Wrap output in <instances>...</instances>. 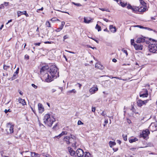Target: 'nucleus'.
Wrapping results in <instances>:
<instances>
[{
  "instance_id": "obj_1",
  "label": "nucleus",
  "mask_w": 157,
  "mask_h": 157,
  "mask_svg": "<svg viewBox=\"0 0 157 157\" xmlns=\"http://www.w3.org/2000/svg\"><path fill=\"white\" fill-rule=\"evenodd\" d=\"M58 69L55 65H52L50 67L49 73L54 79L56 78L59 76Z\"/></svg>"
},
{
  "instance_id": "obj_2",
  "label": "nucleus",
  "mask_w": 157,
  "mask_h": 157,
  "mask_svg": "<svg viewBox=\"0 0 157 157\" xmlns=\"http://www.w3.org/2000/svg\"><path fill=\"white\" fill-rule=\"evenodd\" d=\"M42 79L44 80L45 82H49L53 81L54 78H52V76L51 77L49 76L48 74L46 73L43 76Z\"/></svg>"
},
{
  "instance_id": "obj_3",
  "label": "nucleus",
  "mask_w": 157,
  "mask_h": 157,
  "mask_svg": "<svg viewBox=\"0 0 157 157\" xmlns=\"http://www.w3.org/2000/svg\"><path fill=\"white\" fill-rule=\"evenodd\" d=\"M75 138V137L73 135H71L70 136H66L63 139V140L66 142V144H69L71 142V139L74 140Z\"/></svg>"
},
{
  "instance_id": "obj_4",
  "label": "nucleus",
  "mask_w": 157,
  "mask_h": 157,
  "mask_svg": "<svg viewBox=\"0 0 157 157\" xmlns=\"http://www.w3.org/2000/svg\"><path fill=\"white\" fill-rule=\"evenodd\" d=\"M13 125H12L11 124L9 123L7 124L6 128V131L7 133L12 134L13 132Z\"/></svg>"
},
{
  "instance_id": "obj_5",
  "label": "nucleus",
  "mask_w": 157,
  "mask_h": 157,
  "mask_svg": "<svg viewBox=\"0 0 157 157\" xmlns=\"http://www.w3.org/2000/svg\"><path fill=\"white\" fill-rule=\"evenodd\" d=\"M150 133L149 130L146 129L142 131V133L140 134V136L143 137L144 139H147L148 138V136Z\"/></svg>"
},
{
  "instance_id": "obj_6",
  "label": "nucleus",
  "mask_w": 157,
  "mask_h": 157,
  "mask_svg": "<svg viewBox=\"0 0 157 157\" xmlns=\"http://www.w3.org/2000/svg\"><path fill=\"white\" fill-rule=\"evenodd\" d=\"M148 50L150 52L155 53L157 50V44H150L148 47Z\"/></svg>"
},
{
  "instance_id": "obj_7",
  "label": "nucleus",
  "mask_w": 157,
  "mask_h": 157,
  "mask_svg": "<svg viewBox=\"0 0 157 157\" xmlns=\"http://www.w3.org/2000/svg\"><path fill=\"white\" fill-rule=\"evenodd\" d=\"M146 39L144 37H140L138 38L136 42L138 44L145 42L146 44H148L149 41L146 40Z\"/></svg>"
},
{
  "instance_id": "obj_8",
  "label": "nucleus",
  "mask_w": 157,
  "mask_h": 157,
  "mask_svg": "<svg viewBox=\"0 0 157 157\" xmlns=\"http://www.w3.org/2000/svg\"><path fill=\"white\" fill-rule=\"evenodd\" d=\"M51 117H50V115L48 114H46L44 116V122L48 125H51L50 123H49L48 121V120L51 118Z\"/></svg>"
},
{
  "instance_id": "obj_9",
  "label": "nucleus",
  "mask_w": 157,
  "mask_h": 157,
  "mask_svg": "<svg viewBox=\"0 0 157 157\" xmlns=\"http://www.w3.org/2000/svg\"><path fill=\"white\" fill-rule=\"evenodd\" d=\"M76 154L78 157H82L84 154L83 150L80 149H78L76 151Z\"/></svg>"
},
{
  "instance_id": "obj_10",
  "label": "nucleus",
  "mask_w": 157,
  "mask_h": 157,
  "mask_svg": "<svg viewBox=\"0 0 157 157\" xmlns=\"http://www.w3.org/2000/svg\"><path fill=\"white\" fill-rule=\"evenodd\" d=\"M49 68L48 66H45L42 67L40 70V73L41 75L47 72V70Z\"/></svg>"
},
{
  "instance_id": "obj_11",
  "label": "nucleus",
  "mask_w": 157,
  "mask_h": 157,
  "mask_svg": "<svg viewBox=\"0 0 157 157\" xmlns=\"http://www.w3.org/2000/svg\"><path fill=\"white\" fill-rule=\"evenodd\" d=\"M133 46L136 50H141L143 49V45L140 44H134Z\"/></svg>"
},
{
  "instance_id": "obj_12",
  "label": "nucleus",
  "mask_w": 157,
  "mask_h": 157,
  "mask_svg": "<svg viewBox=\"0 0 157 157\" xmlns=\"http://www.w3.org/2000/svg\"><path fill=\"white\" fill-rule=\"evenodd\" d=\"M17 14L18 17H20L22 14L25 15L26 17H28L29 16V14L27 13L26 11H24L23 12L18 11L17 12Z\"/></svg>"
},
{
  "instance_id": "obj_13",
  "label": "nucleus",
  "mask_w": 157,
  "mask_h": 157,
  "mask_svg": "<svg viewBox=\"0 0 157 157\" xmlns=\"http://www.w3.org/2000/svg\"><path fill=\"white\" fill-rule=\"evenodd\" d=\"M25 153L24 157H33V152L29 151H25Z\"/></svg>"
},
{
  "instance_id": "obj_14",
  "label": "nucleus",
  "mask_w": 157,
  "mask_h": 157,
  "mask_svg": "<svg viewBox=\"0 0 157 157\" xmlns=\"http://www.w3.org/2000/svg\"><path fill=\"white\" fill-rule=\"evenodd\" d=\"M38 106L39 112L42 113L44 110V109L41 103H39Z\"/></svg>"
},
{
  "instance_id": "obj_15",
  "label": "nucleus",
  "mask_w": 157,
  "mask_h": 157,
  "mask_svg": "<svg viewBox=\"0 0 157 157\" xmlns=\"http://www.w3.org/2000/svg\"><path fill=\"white\" fill-rule=\"evenodd\" d=\"M98 90V88L97 86L93 87L90 89L89 92L91 94H93L95 92L97 91Z\"/></svg>"
},
{
  "instance_id": "obj_16",
  "label": "nucleus",
  "mask_w": 157,
  "mask_h": 157,
  "mask_svg": "<svg viewBox=\"0 0 157 157\" xmlns=\"http://www.w3.org/2000/svg\"><path fill=\"white\" fill-rule=\"evenodd\" d=\"M68 151L71 156H74L75 154V152L71 147H68Z\"/></svg>"
},
{
  "instance_id": "obj_17",
  "label": "nucleus",
  "mask_w": 157,
  "mask_h": 157,
  "mask_svg": "<svg viewBox=\"0 0 157 157\" xmlns=\"http://www.w3.org/2000/svg\"><path fill=\"white\" fill-rule=\"evenodd\" d=\"M48 122L51 124L50 125H48V126L51 127L54 122L55 121V119L53 117H51V118L48 120Z\"/></svg>"
},
{
  "instance_id": "obj_18",
  "label": "nucleus",
  "mask_w": 157,
  "mask_h": 157,
  "mask_svg": "<svg viewBox=\"0 0 157 157\" xmlns=\"http://www.w3.org/2000/svg\"><path fill=\"white\" fill-rule=\"evenodd\" d=\"M67 132L66 131H63L59 135L55 136V137H56L58 139H59L62 136L64 135H66L67 134Z\"/></svg>"
},
{
  "instance_id": "obj_19",
  "label": "nucleus",
  "mask_w": 157,
  "mask_h": 157,
  "mask_svg": "<svg viewBox=\"0 0 157 157\" xmlns=\"http://www.w3.org/2000/svg\"><path fill=\"white\" fill-rule=\"evenodd\" d=\"M109 29L110 31L113 33H114L116 31V27H114L113 25H110Z\"/></svg>"
},
{
  "instance_id": "obj_20",
  "label": "nucleus",
  "mask_w": 157,
  "mask_h": 157,
  "mask_svg": "<svg viewBox=\"0 0 157 157\" xmlns=\"http://www.w3.org/2000/svg\"><path fill=\"white\" fill-rule=\"evenodd\" d=\"M19 68H18L17 69V70L16 71L14 72V73L13 75V78H10L9 79V80L11 79V80H13L16 77V75H17L18 74V73L19 72Z\"/></svg>"
},
{
  "instance_id": "obj_21",
  "label": "nucleus",
  "mask_w": 157,
  "mask_h": 157,
  "mask_svg": "<svg viewBox=\"0 0 157 157\" xmlns=\"http://www.w3.org/2000/svg\"><path fill=\"white\" fill-rule=\"evenodd\" d=\"M137 105L140 107H141L144 104L143 101L141 100H138L137 101Z\"/></svg>"
},
{
  "instance_id": "obj_22",
  "label": "nucleus",
  "mask_w": 157,
  "mask_h": 157,
  "mask_svg": "<svg viewBox=\"0 0 157 157\" xmlns=\"http://www.w3.org/2000/svg\"><path fill=\"white\" fill-rule=\"evenodd\" d=\"M141 6L139 8H138V11L140 12H143L145 11L146 10V6H143V7Z\"/></svg>"
},
{
  "instance_id": "obj_23",
  "label": "nucleus",
  "mask_w": 157,
  "mask_h": 157,
  "mask_svg": "<svg viewBox=\"0 0 157 157\" xmlns=\"http://www.w3.org/2000/svg\"><path fill=\"white\" fill-rule=\"evenodd\" d=\"M152 125V123H151V124L149 127V128L151 131L153 132L154 131L156 130V128L154 127V125Z\"/></svg>"
},
{
  "instance_id": "obj_24",
  "label": "nucleus",
  "mask_w": 157,
  "mask_h": 157,
  "mask_svg": "<svg viewBox=\"0 0 157 157\" xmlns=\"http://www.w3.org/2000/svg\"><path fill=\"white\" fill-rule=\"evenodd\" d=\"M95 67L101 70H102L103 69V67L99 63H96L95 64Z\"/></svg>"
},
{
  "instance_id": "obj_25",
  "label": "nucleus",
  "mask_w": 157,
  "mask_h": 157,
  "mask_svg": "<svg viewBox=\"0 0 157 157\" xmlns=\"http://www.w3.org/2000/svg\"><path fill=\"white\" fill-rule=\"evenodd\" d=\"M18 101L20 103L24 105H26V102L25 100L21 98H19Z\"/></svg>"
},
{
  "instance_id": "obj_26",
  "label": "nucleus",
  "mask_w": 157,
  "mask_h": 157,
  "mask_svg": "<svg viewBox=\"0 0 157 157\" xmlns=\"http://www.w3.org/2000/svg\"><path fill=\"white\" fill-rule=\"evenodd\" d=\"M145 93L142 94H140V96L143 98L147 97L148 96V91L147 90H145Z\"/></svg>"
},
{
  "instance_id": "obj_27",
  "label": "nucleus",
  "mask_w": 157,
  "mask_h": 157,
  "mask_svg": "<svg viewBox=\"0 0 157 157\" xmlns=\"http://www.w3.org/2000/svg\"><path fill=\"white\" fill-rule=\"evenodd\" d=\"M138 139L136 138H134L132 139L129 140V142L130 143H132L134 142H135L136 141H138Z\"/></svg>"
},
{
  "instance_id": "obj_28",
  "label": "nucleus",
  "mask_w": 157,
  "mask_h": 157,
  "mask_svg": "<svg viewBox=\"0 0 157 157\" xmlns=\"http://www.w3.org/2000/svg\"><path fill=\"white\" fill-rule=\"evenodd\" d=\"M109 144L110 147H111L112 146L115 145L116 144V143L114 142L110 141L109 142Z\"/></svg>"
},
{
  "instance_id": "obj_29",
  "label": "nucleus",
  "mask_w": 157,
  "mask_h": 157,
  "mask_svg": "<svg viewBox=\"0 0 157 157\" xmlns=\"http://www.w3.org/2000/svg\"><path fill=\"white\" fill-rule=\"evenodd\" d=\"M139 1L143 6H146V3L143 0H139Z\"/></svg>"
},
{
  "instance_id": "obj_30",
  "label": "nucleus",
  "mask_w": 157,
  "mask_h": 157,
  "mask_svg": "<svg viewBox=\"0 0 157 157\" xmlns=\"http://www.w3.org/2000/svg\"><path fill=\"white\" fill-rule=\"evenodd\" d=\"M33 157H39L40 155L35 152H33Z\"/></svg>"
},
{
  "instance_id": "obj_31",
  "label": "nucleus",
  "mask_w": 157,
  "mask_h": 157,
  "mask_svg": "<svg viewBox=\"0 0 157 157\" xmlns=\"http://www.w3.org/2000/svg\"><path fill=\"white\" fill-rule=\"evenodd\" d=\"M84 22L85 23H89L91 22V20H87L86 17H84Z\"/></svg>"
},
{
  "instance_id": "obj_32",
  "label": "nucleus",
  "mask_w": 157,
  "mask_h": 157,
  "mask_svg": "<svg viewBox=\"0 0 157 157\" xmlns=\"http://www.w3.org/2000/svg\"><path fill=\"white\" fill-rule=\"evenodd\" d=\"M95 28L98 30V31H100L101 30V27L98 24L96 25Z\"/></svg>"
},
{
  "instance_id": "obj_33",
  "label": "nucleus",
  "mask_w": 157,
  "mask_h": 157,
  "mask_svg": "<svg viewBox=\"0 0 157 157\" xmlns=\"http://www.w3.org/2000/svg\"><path fill=\"white\" fill-rule=\"evenodd\" d=\"M63 27H62L61 26H60L58 28L56 29L55 30V31H56V32H59L63 29Z\"/></svg>"
},
{
  "instance_id": "obj_34",
  "label": "nucleus",
  "mask_w": 157,
  "mask_h": 157,
  "mask_svg": "<svg viewBox=\"0 0 157 157\" xmlns=\"http://www.w3.org/2000/svg\"><path fill=\"white\" fill-rule=\"evenodd\" d=\"M10 67L9 66H6V65L4 64L3 65V69L6 70H7L10 68Z\"/></svg>"
},
{
  "instance_id": "obj_35",
  "label": "nucleus",
  "mask_w": 157,
  "mask_h": 157,
  "mask_svg": "<svg viewBox=\"0 0 157 157\" xmlns=\"http://www.w3.org/2000/svg\"><path fill=\"white\" fill-rule=\"evenodd\" d=\"M73 92L74 93H75L76 92V91L75 90V89H73L71 90H69L68 91L67 93L69 94H71V93Z\"/></svg>"
},
{
  "instance_id": "obj_36",
  "label": "nucleus",
  "mask_w": 157,
  "mask_h": 157,
  "mask_svg": "<svg viewBox=\"0 0 157 157\" xmlns=\"http://www.w3.org/2000/svg\"><path fill=\"white\" fill-rule=\"evenodd\" d=\"M120 4L121 6L123 7H124L127 5V3H124V2H121Z\"/></svg>"
},
{
  "instance_id": "obj_37",
  "label": "nucleus",
  "mask_w": 157,
  "mask_h": 157,
  "mask_svg": "<svg viewBox=\"0 0 157 157\" xmlns=\"http://www.w3.org/2000/svg\"><path fill=\"white\" fill-rule=\"evenodd\" d=\"M84 157H90V153L89 152H86Z\"/></svg>"
},
{
  "instance_id": "obj_38",
  "label": "nucleus",
  "mask_w": 157,
  "mask_h": 157,
  "mask_svg": "<svg viewBox=\"0 0 157 157\" xmlns=\"http://www.w3.org/2000/svg\"><path fill=\"white\" fill-rule=\"evenodd\" d=\"M138 8L135 7H132L131 9L133 11H136L138 10Z\"/></svg>"
},
{
  "instance_id": "obj_39",
  "label": "nucleus",
  "mask_w": 157,
  "mask_h": 157,
  "mask_svg": "<svg viewBox=\"0 0 157 157\" xmlns=\"http://www.w3.org/2000/svg\"><path fill=\"white\" fill-rule=\"evenodd\" d=\"M72 4L77 6H82V5L80 3H76L74 2H73Z\"/></svg>"
},
{
  "instance_id": "obj_40",
  "label": "nucleus",
  "mask_w": 157,
  "mask_h": 157,
  "mask_svg": "<svg viewBox=\"0 0 157 157\" xmlns=\"http://www.w3.org/2000/svg\"><path fill=\"white\" fill-rule=\"evenodd\" d=\"M46 25L47 27H51L50 23L48 21H46Z\"/></svg>"
},
{
  "instance_id": "obj_41",
  "label": "nucleus",
  "mask_w": 157,
  "mask_h": 157,
  "mask_svg": "<svg viewBox=\"0 0 157 157\" xmlns=\"http://www.w3.org/2000/svg\"><path fill=\"white\" fill-rule=\"evenodd\" d=\"M152 125H154V127L156 128L157 127V122H153L152 123Z\"/></svg>"
},
{
  "instance_id": "obj_42",
  "label": "nucleus",
  "mask_w": 157,
  "mask_h": 157,
  "mask_svg": "<svg viewBox=\"0 0 157 157\" xmlns=\"http://www.w3.org/2000/svg\"><path fill=\"white\" fill-rule=\"evenodd\" d=\"M122 51L124 53H125L126 55V56H127L128 55V53L127 52V51L126 50H124V49H122Z\"/></svg>"
},
{
  "instance_id": "obj_43",
  "label": "nucleus",
  "mask_w": 157,
  "mask_h": 157,
  "mask_svg": "<svg viewBox=\"0 0 157 157\" xmlns=\"http://www.w3.org/2000/svg\"><path fill=\"white\" fill-rule=\"evenodd\" d=\"M101 115L105 117L106 116V113L105 111H103L101 113Z\"/></svg>"
},
{
  "instance_id": "obj_44",
  "label": "nucleus",
  "mask_w": 157,
  "mask_h": 157,
  "mask_svg": "<svg viewBox=\"0 0 157 157\" xmlns=\"http://www.w3.org/2000/svg\"><path fill=\"white\" fill-rule=\"evenodd\" d=\"M131 110L133 112L135 113H136L135 112L136 110L133 106H132V108H131Z\"/></svg>"
},
{
  "instance_id": "obj_45",
  "label": "nucleus",
  "mask_w": 157,
  "mask_h": 157,
  "mask_svg": "<svg viewBox=\"0 0 157 157\" xmlns=\"http://www.w3.org/2000/svg\"><path fill=\"white\" fill-rule=\"evenodd\" d=\"M149 100H151V99H150L149 100V99H147V100L143 101L144 104V105H145L147 103Z\"/></svg>"
},
{
  "instance_id": "obj_46",
  "label": "nucleus",
  "mask_w": 157,
  "mask_h": 157,
  "mask_svg": "<svg viewBox=\"0 0 157 157\" xmlns=\"http://www.w3.org/2000/svg\"><path fill=\"white\" fill-rule=\"evenodd\" d=\"M68 38V36L67 35H65L63 37V40L64 41L65 39H67Z\"/></svg>"
},
{
  "instance_id": "obj_47",
  "label": "nucleus",
  "mask_w": 157,
  "mask_h": 157,
  "mask_svg": "<svg viewBox=\"0 0 157 157\" xmlns=\"http://www.w3.org/2000/svg\"><path fill=\"white\" fill-rule=\"evenodd\" d=\"M123 137L124 139V140L125 141H126L127 140V136H124V135H123Z\"/></svg>"
},
{
  "instance_id": "obj_48",
  "label": "nucleus",
  "mask_w": 157,
  "mask_h": 157,
  "mask_svg": "<svg viewBox=\"0 0 157 157\" xmlns=\"http://www.w3.org/2000/svg\"><path fill=\"white\" fill-rule=\"evenodd\" d=\"M83 123L80 120H79L78 122V125L83 124Z\"/></svg>"
},
{
  "instance_id": "obj_49",
  "label": "nucleus",
  "mask_w": 157,
  "mask_h": 157,
  "mask_svg": "<svg viewBox=\"0 0 157 157\" xmlns=\"http://www.w3.org/2000/svg\"><path fill=\"white\" fill-rule=\"evenodd\" d=\"M31 85L32 86V87H33L35 89H36L37 88V86H36L34 84H32Z\"/></svg>"
},
{
  "instance_id": "obj_50",
  "label": "nucleus",
  "mask_w": 157,
  "mask_h": 157,
  "mask_svg": "<svg viewBox=\"0 0 157 157\" xmlns=\"http://www.w3.org/2000/svg\"><path fill=\"white\" fill-rule=\"evenodd\" d=\"M132 7V6L129 4H128L127 6V8L129 9H131Z\"/></svg>"
},
{
  "instance_id": "obj_51",
  "label": "nucleus",
  "mask_w": 157,
  "mask_h": 157,
  "mask_svg": "<svg viewBox=\"0 0 157 157\" xmlns=\"http://www.w3.org/2000/svg\"><path fill=\"white\" fill-rule=\"evenodd\" d=\"M100 9L102 11H107V12H109V10L108 9H104V8H101V9Z\"/></svg>"
},
{
  "instance_id": "obj_52",
  "label": "nucleus",
  "mask_w": 157,
  "mask_h": 157,
  "mask_svg": "<svg viewBox=\"0 0 157 157\" xmlns=\"http://www.w3.org/2000/svg\"><path fill=\"white\" fill-rule=\"evenodd\" d=\"M4 111L6 113L8 112H11V111L10 110V109H8V110L6 109Z\"/></svg>"
},
{
  "instance_id": "obj_53",
  "label": "nucleus",
  "mask_w": 157,
  "mask_h": 157,
  "mask_svg": "<svg viewBox=\"0 0 157 157\" xmlns=\"http://www.w3.org/2000/svg\"><path fill=\"white\" fill-rule=\"evenodd\" d=\"M134 39H131V44L133 46V44H135L134 43Z\"/></svg>"
},
{
  "instance_id": "obj_54",
  "label": "nucleus",
  "mask_w": 157,
  "mask_h": 157,
  "mask_svg": "<svg viewBox=\"0 0 157 157\" xmlns=\"http://www.w3.org/2000/svg\"><path fill=\"white\" fill-rule=\"evenodd\" d=\"M9 4V2H4L3 5L5 6H6L8 5Z\"/></svg>"
},
{
  "instance_id": "obj_55",
  "label": "nucleus",
  "mask_w": 157,
  "mask_h": 157,
  "mask_svg": "<svg viewBox=\"0 0 157 157\" xmlns=\"http://www.w3.org/2000/svg\"><path fill=\"white\" fill-rule=\"evenodd\" d=\"M25 58L28 59H29V56L27 55H26L25 56Z\"/></svg>"
},
{
  "instance_id": "obj_56",
  "label": "nucleus",
  "mask_w": 157,
  "mask_h": 157,
  "mask_svg": "<svg viewBox=\"0 0 157 157\" xmlns=\"http://www.w3.org/2000/svg\"><path fill=\"white\" fill-rule=\"evenodd\" d=\"M65 23L64 21H62L61 23V25L60 26L63 28L64 25Z\"/></svg>"
},
{
  "instance_id": "obj_57",
  "label": "nucleus",
  "mask_w": 157,
  "mask_h": 157,
  "mask_svg": "<svg viewBox=\"0 0 157 157\" xmlns=\"http://www.w3.org/2000/svg\"><path fill=\"white\" fill-rule=\"evenodd\" d=\"M135 27H139L140 28H144V27H143L142 26L139 25H136L135 26Z\"/></svg>"
},
{
  "instance_id": "obj_58",
  "label": "nucleus",
  "mask_w": 157,
  "mask_h": 157,
  "mask_svg": "<svg viewBox=\"0 0 157 157\" xmlns=\"http://www.w3.org/2000/svg\"><path fill=\"white\" fill-rule=\"evenodd\" d=\"M144 29H147L148 30H150V31H152L153 30V29H151L149 28H148V27H144Z\"/></svg>"
},
{
  "instance_id": "obj_59",
  "label": "nucleus",
  "mask_w": 157,
  "mask_h": 157,
  "mask_svg": "<svg viewBox=\"0 0 157 157\" xmlns=\"http://www.w3.org/2000/svg\"><path fill=\"white\" fill-rule=\"evenodd\" d=\"M40 43H36L34 44L36 46H40Z\"/></svg>"
},
{
  "instance_id": "obj_60",
  "label": "nucleus",
  "mask_w": 157,
  "mask_h": 157,
  "mask_svg": "<svg viewBox=\"0 0 157 157\" xmlns=\"http://www.w3.org/2000/svg\"><path fill=\"white\" fill-rule=\"evenodd\" d=\"M44 8H43V7H42L41 9H37L36 11L37 12H38V11L39 10H43Z\"/></svg>"
},
{
  "instance_id": "obj_61",
  "label": "nucleus",
  "mask_w": 157,
  "mask_h": 157,
  "mask_svg": "<svg viewBox=\"0 0 157 157\" xmlns=\"http://www.w3.org/2000/svg\"><path fill=\"white\" fill-rule=\"evenodd\" d=\"M103 19V20H104V21H106V22H108L109 21V20H108V19H106V18H104Z\"/></svg>"
},
{
  "instance_id": "obj_62",
  "label": "nucleus",
  "mask_w": 157,
  "mask_h": 157,
  "mask_svg": "<svg viewBox=\"0 0 157 157\" xmlns=\"http://www.w3.org/2000/svg\"><path fill=\"white\" fill-rule=\"evenodd\" d=\"M77 84L78 85H79L78 86L79 87V89H80L81 87L82 86V84L79 83H77Z\"/></svg>"
},
{
  "instance_id": "obj_63",
  "label": "nucleus",
  "mask_w": 157,
  "mask_h": 157,
  "mask_svg": "<svg viewBox=\"0 0 157 157\" xmlns=\"http://www.w3.org/2000/svg\"><path fill=\"white\" fill-rule=\"evenodd\" d=\"M96 110V108L95 107H94L92 108V111L93 112H95Z\"/></svg>"
},
{
  "instance_id": "obj_64",
  "label": "nucleus",
  "mask_w": 157,
  "mask_h": 157,
  "mask_svg": "<svg viewBox=\"0 0 157 157\" xmlns=\"http://www.w3.org/2000/svg\"><path fill=\"white\" fill-rule=\"evenodd\" d=\"M136 148H130V150H132V151H134L136 150Z\"/></svg>"
}]
</instances>
